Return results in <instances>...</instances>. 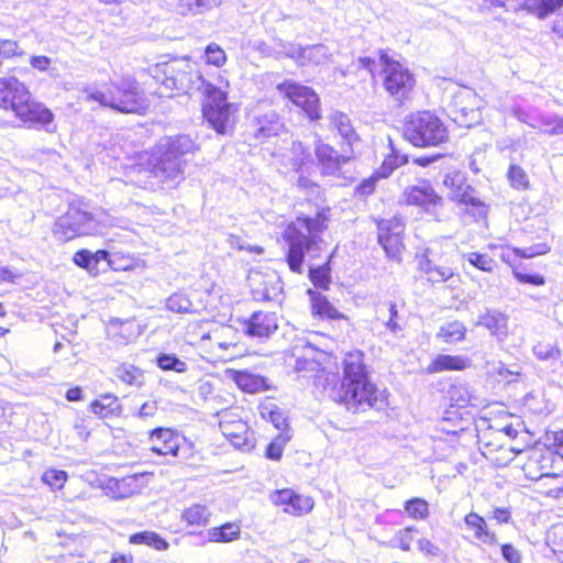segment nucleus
Listing matches in <instances>:
<instances>
[{"label":"nucleus","instance_id":"obj_1","mask_svg":"<svg viewBox=\"0 0 563 563\" xmlns=\"http://www.w3.org/2000/svg\"><path fill=\"white\" fill-rule=\"evenodd\" d=\"M328 216L325 211L318 212L314 218L298 217L285 231L288 243L287 263L295 273L302 272L303 258L320 257L323 250V240L320 233L327 229Z\"/></svg>","mask_w":563,"mask_h":563},{"label":"nucleus","instance_id":"obj_2","mask_svg":"<svg viewBox=\"0 0 563 563\" xmlns=\"http://www.w3.org/2000/svg\"><path fill=\"white\" fill-rule=\"evenodd\" d=\"M81 93L86 101H95L123 113H143L150 106L139 82L132 76H123L111 81L106 91L88 86Z\"/></svg>","mask_w":563,"mask_h":563},{"label":"nucleus","instance_id":"obj_3","mask_svg":"<svg viewBox=\"0 0 563 563\" xmlns=\"http://www.w3.org/2000/svg\"><path fill=\"white\" fill-rule=\"evenodd\" d=\"M361 351L345 354L340 400L347 407H374L378 400L377 388L369 383Z\"/></svg>","mask_w":563,"mask_h":563},{"label":"nucleus","instance_id":"obj_4","mask_svg":"<svg viewBox=\"0 0 563 563\" xmlns=\"http://www.w3.org/2000/svg\"><path fill=\"white\" fill-rule=\"evenodd\" d=\"M196 148L198 150V146L186 135L161 142L148 159L152 174L161 181H179L184 178L187 164L185 156Z\"/></svg>","mask_w":563,"mask_h":563},{"label":"nucleus","instance_id":"obj_5","mask_svg":"<svg viewBox=\"0 0 563 563\" xmlns=\"http://www.w3.org/2000/svg\"><path fill=\"white\" fill-rule=\"evenodd\" d=\"M404 136L417 147H428L446 142L449 132L435 114L430 111H419L406 119Z\"/></svg>","mask_w":563,"mask_h":563},{"label":"nucleus","instance_id":"obj_6","mask_svg":"<svg viewBox=\"0 0 563 563\" xmlns=\"http://www.w3.org/2000/svg\"><path fill=\"white\" fill-rule=\"evenodd\" d=\"M99 233V223L95 217L78 207L70 206L53 225V235L59 242H68L80 235Z\"/></svg>","mask_w":563,"mask_h":563},{"label":"nucleus","instance_id":"obj_7","mask_svg":"<svg viewBox=\"0 0 563 563\" xmlns=\"http://www.w3.org/2000/svg\"><path fill=\"white\" fill-rule=\"evenodd\" d=\"M522 470L527 478L531 481L545 478L555 481L554 487L551 488V494L555 497L563 494V471L559 470L552 451H547L545 449L533 450L522 465Z\"/></svg>","mask_w":563,"mask_h":563},{"label":"nucleus","instance_id":"obj_8","mask_svg":"<svg viewBox=\"0 0 563 563\" xmlns=\"http://www.w3.org/2000/svg\"><path fill=\"white\" fill-rule=\"evenodd\" d=\"M383 66V86L397 101L406 99L415 86L412 74L399 62L393 60L386 53L380 54Z\"/></svg>","mask_w":563,"mask_h":563},{"label":"nucleus","instance_id":"obj_9","mask_svg":"<svg viewBox=\"0 0 563 563\" xmlns=\"http://www.w3.org/2000/svg\"><path fill=\"white\" fill-rule=\"evenodd\" d=\"M233 106L227 102V92L221 89L213 91L205 106L203 117L219 134L231 133L234 125Z\"/></svg>","mask_w":563,"mask_h":563},{"label":"nucleus","instance_id":"obj_10","mask_svg":"<svg viewBox=\"0 0 563 563\" xmlns=\"http://www.w3.org/2000/svg\"><path fill=\"white\" fill-rule=\"evenodd\" d=\"M483 104V99L473 89H460L452 101L453 120L461 126H473L482 120Z\"/></svg>","mask_w":563,"mask_h":563},{"label":"nucleus","instance_id":"obj_11","mask_svg":"<svg viewBox=\"0 0 563 563\" xmlns=\"http://www.w3.org/2000/svg\"><path fill=\"white\" fill-rule=\"evenodd\" d=\"M277 90L300 108L310 120L321 118L319 97L310 87L295 81H284L277 85Z\"/></svg>","mask_w":563,"mask_h":563},{"label":"nucleus","instance_id":"obj_12","mask_svg":"<svg viewBox=\"0 0 563 563\" xmlns=\"http://www.w3.org/2000/svg\"><path fill=\"white\" fill-rule=\"evenodd\" d=\"M219 428L222 434L238 449L252 448V434L244 422L235 412L224 411L220 413Z\"/></svg>","mask_w":563,"mask_h":563},{"label":"nucleus","instance_id":"obj_13","mask_svg":"<svg viewBox=\"0 0 563 563\" xmlns=\"http://www.w3.org/2000/svg\"><path fill=\"white\" fill-rule=\"evenodd\" d=\"M30 99V91L26 86L16 77L8 76L0 78V108L11 110L14 114L18 111L19 102L22 104Z\"/></svg>","mask_w":563,"mask_h":563},{"label":"nucleus","instance_id":"obj_14","mask_svg":"<svg viewBox=\"0 0 563 563\" xmlns=\"http://www.w3.org/2000/svg\"><path fill=\"white\" fill-rule=\"evenodd\" d=\"M402 232L404 224L399 219L378 222V242L391 258H398L404 249Z\"/></svg>","mask_w":563,"mask_h":563},{"label":"nucleus","instance_id":"obj_15","mask_svg":"<svg viewBox=\"0 0 563 563\" xmlns=\"http://www.w3.org/2000/svg\"><path fill=\"white\" fill-rule=\"evenodd\" d=\"M191 66L188 60H176L170 64H165L162 68L156 67L155 77H158V73H162L164 75L162 85L170 91H188L187 77Z\"/></svg>","mask_w":563,"mask_h":563},{"label":"nucleus","instance_id":"obj_16","mask_svg":"<svg viewBox=\"0 0 563 563\" xmlns=\"http://www.w3.org/2000/svg\"><path fill=\"white\" fill-rule=\"evenodd\" d=\"M271 500L277 506H283L284 511L292 516L306 515L312 510L314 505L309 496L297 494L289 488L274 492L271 495Z\"/></svg>","mask_w":563,"mask_h":563},{"label":"nucleus","instance_id":"obj_17","mask_svg":"<svg viewBox=\"0 0 563 563\" xmlns=\"http://www.w3.org/2000/svg\"><path fill=\"white\" fill-rule=\"evenodd\" d=\"M408 205L419 206L427 212H433L435 207L441 205L442 198L434 191L427 181H421L417 186L409 187L404 192Z\"/></svg>","mask_w":563,"mask_h":563},{"label":"nucleus","instance_id":"obj_18","mask_svg":"<svg viewBox=\"0 0 563 563\" xmlns=\"http://www.w3.org/2000/svg\"><path fill=\"white\" fill-rule=\"evenodd\" d=\"M278 329V318L275 312L257 311L244 322V332L253 338H268Z\"/></svg>","mask_w":563,"mask_h":563},{"label":"nucleus","instance_id":"obj_19","mask_svg":"<svg viewBox=\"0 0 563 563\" xmlns=\"http://www.w3.org/2000/svg\"><path fill=\"white\" fill-rule=\"evenodd\" d=\"M418 268L429 283H444L454 276L451 267L437 264L433 250L428 247L418 257Z\"/></svg>","mask_w":563,"mask_h":563},{"label":"nucleus","instance_id":"obj_20","mask_svg":"<svg viewBox=\"0 0 563 563\" xmlns=\"http://www.w3.org/2000/svg\"><path fill=\"white\" fill-rule=\"evenodd\" d=\"M250 285L257 300H274L282 291V283L274 273L266 275L261 273L251 274Z\"/></svg>","mask_w":563,"mask_h":563},{"label":"nucleus","instance_id":"obj_21","mask_svg":"<svg viewBox=\"0 0 563 563\" xmlns=\"http://www.w3.org/2000/svg\"><path fill=\"white\" fill-rule=\"evenodd\" d=\"M482 454L498 467L507 466L521 451L508 443L499 442V439L488 440L482 443Z\"/></svg>","mask_w":563,"mask_h":563},{"label":"nucleus","instance_id":"obj_22","mask_svg":"<svg viewBox=\"0 0 563 563\" xmlns=\"http://www.w3.org/2000/svg\"><path fill=\"white\" fill-rule=\"evenodd\" d=\"M151 451L159 455L177 456L180 437L172 429L157 428L150 435Z\"/></svg>","mask_w":563,"mask_h":563},{"label":"nucleus","instance_id":"obj_23","mask_svg":"<svg viewBox=\"0 0 563 563\" xmlns=\"http://www.w3.org/2000/svg\"><path fill=\"white\" fill-rule=\"evenodd\" d=\"M316 156L321 166V172L324 175H338L341 169V165L351 159L352 153L346 154L344 150V154L339 155L333 147L322 142H319L316 145Z\"/></svg>","mask_w":563,"mask_h":563},{"label":"nucleus","instance_id":"obj_24","mask_svg":"<svg viewBox=\"0 0 563 563\" xmlns=\"http://www.w3.org/2000/svg\"><path fill=\"white\" fill-rule=\"evenodd\" d=\"M443 185L448 189V197L456 202L465 205H477L476 198L471 192V187L466 185L465 177L460 172H452L444 176Z\"/></svg>","mask_w":563,"mask_h":563},{"label":"nucleus","instance_id":"obj_25","mask_svg":"<svg viewBox=\"0 0 563 563\" xmlns=\"http://www.w3.org/2000/svg\"><path fill=\"white\" fill-rule=\"evenodd\" d=\"M19 103L20 106L18 107L15 117H18L21 121L25 123L46 126L54 119V114L48 108H46L42 103L32 101L31 98L23 104L22 102Z\"/></svg>","mask_w":563,"mask_h":563},{"label":"nucleus","instance_id":"obj_26","mask_svg":"<svg viewBox=\"0 0 563 563\" xmlns=\"http://www.w3.org/2000/svg\"><path fill=\"white\" fill-rule=\"evenodd\" d=\"M225 375L245 393L255 394L268 389V384L265 377L253 374L249 371L228 369Z\"/></svg>","mask_w":563,"mask_h":563},{"label":"nucleus","instance_id":"obj_27","mask_svg":"<svg viewBox=\"0 0 563 563\" xmlns=\"http://www.w3.org/2000/svg\"><path fill=\"white\" fill-rule=\"evenodd\" d=\"M329 129L335 131L350 148L358 141V136L352 125L351 119L344 112L334 110L328 115Z\"/></svg>","mask_w":563,"mask_h":563},{"label":"nucleus","instance_id":"obj_28","mask_svg":"<svg viewBox=\"0 0 563 563\" xmlns=\"http://www.w3.org/2000/svg\"><path fill=\"white\" fill-rule=\"evenodd\" d=\"M464 523L466 529L472 532V537L476 542L486 545L497 544L498 541L496 533L488 529V526L482 516L475 512H470L465 516Z\"/></svg>","mask_w":563,"mask_h":563},{"label":"nucleus","instance_id":"obj_29","mask_svg":"<svg viewBox=\"0 0 563 563\" xmlns=\"http://www.w3.org/2000/svg\"><path fill=\"white\" fill-rule=\"evenodd\" d=\"M476 325L486 328L499 341H503L508 334V318L496 310H488L481 314Z\"/></svg>","mask_w":563,"mask_h":563},{"label":"nucleus","instance_id":"obj_30","mask_svg":"<svg viewBox=\"0 0 563 563\" xmlns=\"http://www.w3.org/2000/svg\"><path fill=\"white\" fill-rule=\"evenodd\" d=\"M107 494L113 499L131 497L139 490L137 477L125 476L122 478H110L104 486Z\"/></svg>","mask_w":563,"mask_h":563},{"label":"nucleus","instance_id":"obj_31","mask_svg":"<svg viewBox=\"0 0 563 563\" xmlns=\"http://www.w3.org/2000/svg\"><path fill=\"white\" fill-rule=\"evenodd\" d=\"M298 64L305 65H322L330 60L331 53L323 44L300 47L294 56Z\"/></svg>","mask_w":563,"mask_h":563},{"label":"nucleus","instance_id":"obj_32","mask_svg":"<svg viewBox=\"0 0 563 563\" xmlns=\"http://www.w3.org/2000/svg\"><path fill=\"white\" fill-rule=\"evenodd\" d=\"M225 0H177L176 12L183 16L205 14L219 8Z\"/></svg>","mask_w":563,"mask_h":563},{"label":"nucleus","instance_id":"obj_33","mask_svg":"<svg viewBox=\"0 0 563 563\" xmlns=\"http://www.w3.org/2000/svg\"><path fill=\"white\" fill-rule=\"evenodd\" d=\"M283 130L284 123L279 115L274 111H269L257 118L255 136L265 140L278 135Z\"/></svg>","mask_w":563,"mask_h":563},{"label":"nucleus","instance_id":"obj_34","mask_svg":"<svg viewBox=\"0 0 563 563\" xmlns=\"http://www.w3.org/2000/svg\"><path fill=\"white\" fill-rule=\"evenodd\" d=\"M197 291L191 296L184 292H175L166 299V308L169 311L177 313H197L200 311L201 306L195 303L191 297H196Z\"/></svg>","mask_w":563,"mask_h":563},{"label":"nucleus","instance_id":"obj_35","mask_svg":"<svg viewBox=\"0 0 563 563\" xmlns=\"http://www.w3.org/2000/svg\"><path fill=\"white\" fill-rule=\"evenodd\" d=\"M309 295L311 299V309L314 314L333 320L347 319L327 299L325 296L312 290H309Z\"/></svg>","mask_w":563,"mask_h":563},{"label":"nucleus","instance_id":"obj_36","mask_svg":"<svg viewBox=\"0 0 563 563\" xmlns=\"http://www.w3.org/2000/svg\"><path fill=\"white\" fill-rule=\"evenodd\" d=\"M470 361L460 355H438L429 365L430 373H438L442 371H462L468 367Z\"/></svg>","mask_w":563,"mask_h":563},{"label":"nucleus","instance_id":"obj_37","mask_svg":"<svg viewBox=\"0 0 563 563\" xmlns=\"http://www.w3.org/2000/svg\"><path fill=\"white\" fill-rule=\"evenodd\" d=\"M90 410L102 418L114 415L120 410L118 397L112 394L101 395L90 404Z\"/></svg>","mask_w":563,"mask_h":563},{"label":"nucleus","instance_id":"obj_38","mask_svg":"<svg viewBox=\"0 0 563 563\" xmlns=\"http://www.w3.org/2000/svg\"><path fill=\"white\" fill-rule=\"evenodd\" d=\"M466 327L460 321H451L442 324L437 338L445 343H457L465 339Z\"/></svg>","mask_w":563,"mask_h":563},{"label":"nucleus","instance_id":"obj_39","mask_svg":"<svg viewBox=\"0 0 563 563\" xmlns=\"http://www.w3.org/2000/svg\"><path fill=\"white\" fill-rule=\"evenodd\" d=\"M563 5V0H525L523 8L540 19L554 13Z\"/></svg>","mask_w":563,"mask_h":563},{"label":"nucleus","instance_id":"obj_40","mask_svg":"<svg viewBox=\"0 0 563 563\" xmlns=\"http://www.w3.org/2000/svg\"><path fill=\"white\" fill-rule=\"evenodd\" d=\"M187 80H188V91H184L185 93L199 91L202 95H205L208 99L211 95H213V91L221 89V87H216L214 85L207 81L202 77V75L197 69H195L192 66L188 74Z\"/></svg>","mask_w":563,"mask_h":563},{"label":"nucleus","instance_id":"obj_41","mask_svg":"<svg viewBox=\"0 0 563 563\" xmlns=\"http://www.w3.org/2000/svg\"><path fill=\"white\" fill-rule=\"evenodd\" d=\"M240 526L234 522H228L221 527L212 528L208 531L209 540L212 542H231L240 537Z\"/></svg>","mask_w":563,"mask_h":563},{"label":"nucleus","instance_id":"obj_42","mask_svg":"<svg viewBox=\"0 0 563 563\" xmlns=\"http://www.w3.org/2000/svg\"><path fill=\"white\" fill-rule=\"evenodd\" d=\"M115 376L123 383L140 386L143 384V371L131 364H122L117 367Z\"/></svg>","mask_w":563,"mask_h":563},{"label":"nucleus","instance_id":"obj_43","mask_svg":"<svg viewBox=\"0 0 563 563\" xmlns=\"http://www.w3.org/2000/svg\"><path fill=\"white\" fill-rule=\"evenodd\" d=\"M130 542L134 544H146L155 550H166L168 548V543L152 531L134 533L130 537Z\"/></svg>","mask_w":563,"mask_h":563},{"label":"nucleus","instance_id":"obj_44","mask_svg":"<svg viewBox=\"0 0 563 563\" xmlns=\"http://www.w3.org/2000/svg\"><path fill=\"white\" fill-rule=\"evenodd\" d=\"M181 518L188 525L205 526L208 523L209 511L206 506L192 505L184 510Z\"/></svg>","mask_w":563,"mask_h":563},{"label":"nucleus","instance_id":"obj_45","mask_svg":"<svg viewBox=\"0 0 563 563\" xmlns=\"http://www.w3.org/2000/svg\"><path fill=\"white\" fill-rule=\"evenodd\" d=\"M407 515L415 520H423L429 516V504L422 498H411L404 505Z\"/></svg>","mask_w":563,"mask_h":563},{"label":"nucleus","instance_id":"obj_46","mask_svg":"<svg viewBox=\"0 0 563 563\" xmlns=\"http://www.w3.org/2000/svg\"><path fill=\"white\" fill-rule=\"evenodd\" d=\"M464 256L470 264L483 272H493L494 267L496 266L495 260L487 254L471 252Z\"/></svg>","mask_w":563,"mask_h":563},{"label":"nucleus","instance_id":"obj_47","mask_svg":"<svg viewBox=\"0 0 563 563\" xmlns=\"http://www.w3.org/2000/svg\"><path fill=\"white\" fill-rule=\"evenodd\" d=\"M508 180L512 188L518 190L528 189L529 179L527 173L518 165H510L508 173Z\"/></svg>","mask_w":563,"mask_h":563},{"label":"nucleus","instance_id":"obj_48","mask_svg":"<svg viewBox=\"0 0 563 563\" xmlns=\"http://www.w3.org/2000/svg\"><path fill=\"white\" fill-rule=\"evenodd\" d=\"M545 446L547 451L553 452L560 461H563V430L551 431L545 434Z\"/></svg>","mask_w":563,"mask_h":563},{"label":"nucleus","instance_id":"obj_49","mask_svg":"<svg viewBox=\"0 0 563 563\" xmlns=\"http://www.w3.org/2000/svg\"><path fill=\"white\" fill-rule=\"evenodd\" d=\"M157 365L163 371H175L177 373H185L187 371V364L172 354H161L157 357Z\"/></svg>","mask_w":563,"mask_h":563},{"label":"nucleus","instance_id":"obj_50","mask_svg":"<svg viewBox=\"0 0 563 563\" xmlns=\"http://www.w3.org/2000/svg\"><path fill=\"white\" fill-rule=\"evenodd\" d=\"M206 60L210 65L221 67L227 62L225 52L216 43H211L205 51Z\"/></svg>","mask_w":563,"mask_h":563},{"label":"nucleus","instance_id":"obj_51","mask_svg":"<svg viewBox=\"0 0 563 563\" xmlns=\"http://www.w3.org/2000/svg\"><path fill=\"white\" fill-rule=\"evenodd\" d=\"M289 440V435L279 433L267 446L266 456L271 460L278 461L282 455L286 443Z\"/></svg>","mask_w":563,"mask_h":563},{"label":"nucleus","instance_id":"obj_52","mask_svg":"<svg viewBox=\"0 0 563 563\" xmlns=\"http://www.w3.org/2000/svg\"><path fill=\"white\" fill-rule=\"evenodd\" d=\"M42 479L53 489H60L67 479V473L65 471L51 468L44 472Z\"/></svg>","mask_w":563,"mask_h":563},{"label":"nucleus","instance_id":"obj_53","mask_svg":"<svg viewBox=\"0 0 563 563\" xmlns=\"http://www.w3.org/2000/svg\"><path fill=\"white\" fill-rule=\"evenodd\" d=\"M408 162V157L406 155H398V154H394V155H390L388 158H386L380 167V169L378 170V175L380 177H387L391 174V172L406 164Z\"/></svg>","mask_w":563,"mask_h":563},{"label":"nucleus","instance_id":"obj_54","mask_svg":"<svg viewBox=\"0 0 563 563\" xmlns=\"http://www.w3.org/2000/svg\"><path fill=\"white\" fill-rule=\"evenodd\" d=\"M534 355L542 361L558 360L561 356V351L556 345L539 343L533 347Z\"/></svg>","mask_w":563,"mask_h":563},{"label":"nucleus","instance_id":"obj_55","mask_svg":"<svg viewBox=\"0 0 563 563\" xmlns=\"http://www.w3.org/2000/svg\"><path fill=\"white\" fill-rule=\"evenodd\" d=\"M450 400L454 406L463 408L471 401V395L464 386H452L449 390Z\"/></svg>","mask_w":563,"mask_h":563},{"label":"nucleus","instance_id":"obj_56","mask_svg":"<svg viewBox=\"0 0 563 563\" xmlns=\"http://www.w3.org/2000/svg\"><path fill=\"white\" fill-rule=\"evenodd\" d=\"M309 276L312 284L320 288H327L329 284V274L325 266L313 267L309 265Z\"/></svg>","mask_w":563,"mask_h":563},{"label":"nucleus","instance_id":"obj_57","mask_svg":"<svg viewBox=\"0 0 563 563\" xmlns=\"http://www.w3.org/2000/svg\"><path fill=\"white\" fill-rule=\"evenodd\" d=\"M228 242L232 249H236L240 251H247L250 253H255V254H263V252H264L262 246L251 245L238 235H230L228 239Z\"/></svg>","mask_w":563,"mask_h":563},{"label":"nucleus","instance_id":"obj_58","mask_svg":"<svg viewBox=\"0 0 563 563\" xmlns=\"http://www.w3.org/2000/svg\"><path fill=\"white\" fill-rule=\"evenodd\" d=\"M512 275L521 284H531L534 286H542L545 284V278L540 274H528L520 272L518 268H512Z\"/></svg>","mask_w":563,"mask_h":563},{"label":"nucleus","instance_id":"obj_59","mask_svg":"<svg viewBox=\"0 0 563 563\" xmlns=\"http://www.w3.org/2000/svg\"><path fill=\"white\" fill-rule=\"evenodd\" d=\"M24 52L20 48L19 44L13 40H0V56L10 58L18 55H23Z\"/></svg>","mask_w":563,"mask_h":563},{"label":"nucleus","instance_id":"obj_60","mask_svg":"<svg viewBox=\"0 0 563 563\" xmlns=\"http://www.w3.org/2000/svg\"><path fill=\"white\" fill-rule=\"evenodd\" d=\"M95 258L92 257V253L86 250L78 251L74 255V262L76 265L86 268L89 272L96 269Z\"/></svg>","mask_w":563,"mask_h":563},{"label":"nucleus","instance_id":"obj_61","mask_svg":"<svg viewBox=\"0 0 563 563\" xmlns=\"http://www.w3.org/2000/svg\"><path fill=\"white\" fill-rule=\"evenodd\" d=\"M501 555L508 563H521L522 560L520 551L512 544H503Z\"/></svg>","mask_w":563,"mask_h":563},{"label":"nucleus","instance_id":"obj_62","mask_svg":"<svg viewBox=\"0 0 563 563\" xmlns=\"http://www.w3.org/2000/svg\"><path fill=\"white\" fill-rule=\"evenodd\" d=\"M292 152L296 154H300V157H298L294 162L295 170L300 172L301 168L306 165V161L309 158V154L305 153L303 146L300 142L292 143Z\"/></svg>","mask_w":563,"mask_h":563},{"label":"nucleus","instance_id":"obj_63","mask_svg":"<svg viewBox=\"0 0 563 563\" xmlns=\"http://www.w3.org/2000/svg\"><path fill=\"white\" fill-rule=\"evenodd\" d=\"M418 548L421 552L431 556H439L440 554V548L428 539H420L418 541Z\"/></svg>","mask_w":563,"mask_h":563},{"label":"nucleus","instance_id":"obj_64","mask_svg":"<svg viewBox=\"0 0 563 563\" xmlns=\"http://www.w3.org/2000/svg\"><path fill=\"white\" fill-rule=\"evenodd\" d=\"M30 64L33 68L40 71H47L51 65V58L47 56H32Z\"/></svg>","mask_w":563,"mask_h":563}]
</instances>
